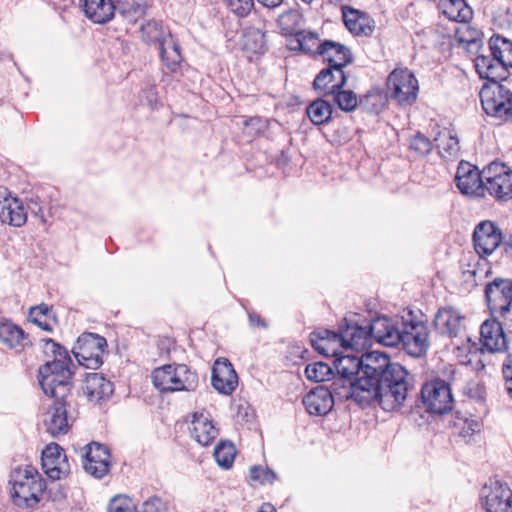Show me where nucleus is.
I'll use <instances>...</instances> for the list:
<instances>
[{
  "label": "nucleus",
  "instance_id": "nucleus-1",
  "mask_svg": "<svg viewBox=\"0 0 512 512\" xmlns=\"http://www.w3.org/2000/svg\"><path fill=\"white\" fill-rule=\"evenodd\" d=\"M489 54H479L474 59L475 70L487 80L480 92L483 111L503 122L512 120V90L505 84L512 68V41L500 34H493L488 41Z\"/></svg>",
  "mask_w": 512,
  "mask_h": 512
},
{
  "label": "nucleus",
  "instance_id": "nucleus-2",
  "mask_svg": "<svg viewBox=\"0 0 512 512\" xmlns=\"http://www.w3.org/2000/svg\"><path fill=\"white\" fill-rule=\"evenodd\" d=\"M370 345L373 341L388 347H400L413 357H421L429 348V328L412 310L401 318L377 315L368 323Z\"/></svg>",
  "mask_w": 512,
  "mask_h": 512
},
{
  "label": "nucleus",
  "instance_id": "nucleus-3",
  "mask_svg": "<svg viewBox=\"0 0 512 512\" xmlns=\"http://www.w3.org/2000/svg\"><path fill=\"white\" fill-rule=\"evenodd\" d=\"M413 387V375L400 363L393 362L366 388H360L354 401L362 407L378 402L383 410L396 411L404 405Z\"/></svg>",
  "mask_w": 512,
  "mask_h": 512
},
{
  "label": "nucleus",
  "instance_id": "nucleus-4",
  "mask_svg": "<svg viewBox=\"0 0 512 512\" xmlns=\"http://www.w3.org/2000/svg\"><path fill=\"white\" fill-rule=\"evenodd\" d=\"M309 341L312 348L320 355L326 358L334 357L333 365L336 369V361L347 356L342 350L362 352L370 346V334H368V324L362 326L344 318L337 331L323 327L317 328L309 334Z\"/></svg>",
  "mask_w": 512,
  "mask_h": 512
},
{
  "label": "nucleus",
  "instance_id": "nucleus-5",
  "mask_svg": "<svg viewBox=\"0 0 512 512\" xmlns=\"http://www.w3.org/2000/svg\"><path fill=\"white\" fill-rule=\"evenodd\" d=\"M393 361L384 352L371 351L357 354H347L336 361V371L349 385L342 390V397L360 393V388H366L371 382L392 365Z\"/></svg>",
  "mask_w": 512,
  "mask_h": 512
},
{
  "label": "nucleus",
  "instance_id": "nucleus-6",
  "mask_svg": "<svg viewBox=\"0 0 512 512\" xmlns=\"http://www.w3.org/2000/svg\"><path fill=\"white\" fill-rule=\"evenodd\" d=\"M8 485L12 504L22 510L35 509L46 490L45 479L31 464L12 468Z\"/></svg>",
  "mask_w": 512,
  "mask_h": 512
},
{
  "label": "nucleus",
  "instance_id": "nucleus-7",
  "mask_svg": "<svg viewBox=\"0 0 512 512\" xmlns=\"http://www.w3.org/2000/svg\"><path fill=\"white\" fill-rule=\"evenodd\" d=\"M41 341L44 343L43 353L53 359L38 367L37 380L39 386L52 392L50 385H57L60 392H62L67 389V385L74 384V372L71 370L72 358L67 348L52 338H44Z\"/></svg>",
  "mask_w": 512,
  "mask_h": 512
},
{
  "label": "nucleus",
  "instance_id": "nucleus-8",
  "mask_svg": "<svg viewBox=\"0 0 512 512\" xmlns=\"http://www.w3.org/2000/svg\"><path fill=\"white\" fill-rule=\"evenodd\" d=\"M152 382L160 393L192 392L199 386L196 371L186 364H165L152 371Z\"/></svg>",
  "mask_w": 512,
  "mask_h": 512
},
{
  "label": "nucleus",
  "instance_id": "nucleus-9",
  "mask_svg": "<svg viewBox=\"0 0 512 512\" xmlns=\"http://www.w3.org/2000/svg\"><path fill=\"white\" fill-rule=\"evenodd\" d=\"M51 388L55 391L41 388L45 396L54 399L45 413L44 425L50 435L57 437L67 434L70 429L68 408L71 407L74 384L67 385V389L62 392L57 385H50Z\"/></svg>",
  "mask_w": 512,
  "mask_h": 512
},
{
  "label": "nucleus",
  "instance_id": "nucleus-10",
  "mask_svg": "<svg viewBox=\"0 0 512 512\" xmlns=\"http://www.w3.org/2000/svg\"><path fill=\"white\" fill-rule=\"evenodd\" d=\"M344 387L348 388L349 385L342 379V375L337 373L329 387L318 385L311 389L302 399L308 414L325 416L333 409L336 400L343 402L352 399L354 401V396H349V394L347 397H342Z\"/></svg>",
  "mask_w": 512,
  "mask_h": 512
},
{
  "label": "nucleus",
  "instance_id": "nucleus-11",
  "mask_svg": "<svg viewBox=\"0 0 512 512\" xmlns=\"http://www.w3.org/2000/svg\"><path fill=\"white\" fill-rule=\"evenodd\" d=\"M385 88L398 106H411L417 101L419 82L408 67H395L386 78Z\"/></svg>",
  "mask_w": 512,
  "mask_h": 512
},
{
  "label": "nucleus",
  "instance_id": "nucleus-12",
  "mask_svg": "<svg viewBox=\"0 0 512 512\" xmlns=\"http://www.w3.org/2000/svg\"><path fill=\"white\" fill-rule=\"evenodd\" d=\"M107 348L105 337L97 333L84 332L73 346L72 354L81 366L96 370L102 366L103 355L108 352Z\"/></svg>",
  "mask_w": 512,
  "mask_h": 512
},
{
  "label": "nucleus",
  "instance_id": "nucleus-13",
  "mask_svg": "<svg viewBox=\"0 0 512 512\" xmlns=\"http://www.w3.org/2000/svg\"><path fill=\"white\" fill-rule=\"evenodd\" d=\"M420 396L423 407L429 414L444 415L453 409L454 399L450 385L438 377L423 384Z\"/></svg>",
  "mask_w": 512,
  "mask_h": 512
},
{
  "label": "nucleus",
  "instance_id": "nucleus-14",
  "mask_svg": "<svg viewBox=\"0 0 512 512\" xmlns=\"http://www.w3.org/2000/svg\"><path fill=\"white\" fill-rule=\"evenodd\" d=\"M485 193L498 202L512 199V169L500 161H492L484 167Z\"/></svg>",
  "mask_w": 512,
  "mask_h": 512
},
{
  "label": "nucleus",
  "instance_id": "nucleus-15",
  "mask_svg": "<svg viewBox=\"0 0 512 512\" xmlns=\"http://www.w3.org/2000/svg\"><path fill=\"white\" fill-rule=\"evenodd\" d=\"M480 499L486 512H512V489L496 477L481 488Z\"/></svg>",
  "mask_w": 512,
  "mask_h": 512
},
{
  "label": "nucleus",
  "instance_id": "nucleus-16",
  "mask_svg": "<svg viewBox=\"0 0 512 512\" xmlns=\"http://www.w3.org/2000/svg\"><path fill=\"white\" fill-rule=\"evenodd\" d=\"M487 307L493 316L500 317L512 307V279L496 277L484 289Z\"/></svg>",
  "mask_w": 512,
  "mask_h": 512
},
{
  "label": "nucleus",
  "instance_id": "nucleus-17",
  "mask_svg": "<svg viewBox=\"0 0 512 512\" xmlns=\"http://www.w3.org/2000/svg\"><path fill=\"white\" fill-rule=\"evenodd\" d=\"M455 182L462 194L474 198L485 197L484 169L479 171L477 166L461 161L457 167Z\"/></svg>",
  "mask_w": 512,
  "mask_h": 512
},
{
  "label": "nucleus",
  "instance_id": "nucleus-18",
  "mask_svg": "<svg viewBox=\"0 0 512 512\" xmlns=\"http://www.w3.org/2000/svg\"><path fill=\"white\" fill-rule=\"evenodd\" d=\"M475 252L480 257L491 255L503 242V233L499 226L491 220L479 222L472 235Z\"/></svg>",
  "mask_w": 512,
  "mask_h": 512
},
{
  "label": "nucleus",
  "instance_id": "nucleus-19",
  "mask_svg": "<svg viewBox=\"0 0 512 512\" xmlns=\"http://www.w3.org/2000/svg\"><path fill=\"white\" fill-rule=\"evenodd\" d=\"M41 465L44 473L52 481L66 478L71 472L64 449L54 442L43 449Z\"/></svg>",
  "mask_w": 512,
  "mask_h": 512
},
{
  "label": "nucleus",
  "instance_id": "nucleus-20",
  "mask_svg": "<svg viewBox=\"0 0 512 512\" xmlns=\"http://www.w3.org/2000/svg\"><path fill=\"white\" fill-rule=\"evenodd\" d=\"M316 51L323 62L327 63V67H332L336 71H344V68L353 62L351 50L333 40H324L319 43Z\"/></svg>",
  "mask_w": 512,
  "mask_h": 512
},
{
  "label": "nucleus",
  "instance_id": "nucleus-21",
  "mask_svg": "<svg viewBox=\"0 0 512 512\" xmlns=\"http://www.w3.org/2000/svg\"><path fill=\"white\" fill-rule=\"evenodd\" d=\"M211 384L213 388L223 395H231L237 385L238 376L233 365L227 358H219L212 368Z\"/></svg>",
  "mask_w": 512,
  "mask_h": 512
},
{
  "label": "nucleus",
  "instance_id": "nucleus-22",
  "mask_svg": "<svg viewBox=\"0 0 512 512\" xmlns=\"http://www.w3.org/2000/svg\"><path fill=\"white\" fill-rule=\"evenodd\" d=\"M346 83L347 76L344 71H336L332 67H325L314 78L313 89L320 96L327 97L344 88Z\"/></svg>",
  "mask_w": 512,
  "mask_h": 512
},
{
  "label": "nucleus",
  "instance_id": "nucleus-23",
  "mask_svg": "<svg viewBox=\"0 0 512 512\" xmlns=\"http://www.w3.org/2000/svg\"><path fill=\"white\" fill-rule=\"evenodd\" d=\"M483 347L489 352H502L507 349V339L503 324L496 318L485 320L480 327Z\"/></svg>",
  "mask_w": 512,
  "mask_h": 512
},
{
  "label": "nucleus",
  "instance_id": "nucleus-24",
  "mask_svg": "<svg viewBox=\"0 0 512 512\" xmlns=\"http://www.w3.org/2000/svg\"><path fill=\"white\" fill-rule=\"evenodd\" d=\"M83 392L88 400L95 403L108 400L114 393V384L101 373H87Z\"/></svg>",
  "mask_w": 512,
  "mask_h": 512
},
{
  "label": "nucleus",
  "instance_id": "nucleus-25",
  "mask_svg": "<svg viewBox=\"0 0 512 512\" xmlns=\"http://www.w3.org/2000/svg\"><path fill=\"white\" fill-rule=\"evenodd\" d=\"M0 343L7 349L18 352L31 345L28 334L9 319L0 321Z\"/></svg>",
  "mask_w": 512,
  "mask_h": 512
},
{
  "label": "nucleus",
  "instance_id": "nucleus-26",
  "mask_svg": "<svg viewBox=\"0 0 512 512\" xmlns=\"http://www.w3.org/2000/svg\"><path fill=\"white\" fill-rule=\"evenodd\" d=\"M462 316L453 307L439 308L434 320L433 325L435 330L443 336L454 338L460 331Z\"/></svg>",
  "mask_w": 512,
  "mask_h": 512
},
{
  "label": "nucleus",
  "instance_id": "nucleus-27",
  "mask_svg": "<svg viewBox=\"0 0 512 512\" xmlns=\"http://www.w3.org/2000/svg\"><path fill=\"white\" fill-rule=\"evenodd\" d=\"M80 7L85 16L96 24H105L115 15L113 0H80Z\"/></svg>",
  "mask_w": 512,
  "mask_h": 512
},
{
  "label": "nucleus",
  "instance_id": "nucleus-28",
  "mask_svg": "<svg viewBox=\"0 0 512 512\" xmlns=\"http://www.w3.org/2000/svg\"><path fill=\"white\" fill-rule=\"evenodd\" d=\"M84 453L82 454V460H98L102 463L99 469L93 468V477L96 479H102L107 475L111 468V453L109 448L99 442L92 441L84 446Z\"/></svg>",
  "mask_w": 512,
  "mask_h": 512
},
{
  "label": "nucleus",
  "instance_id": "nucleus-29",
  "mask_svg": "<svg viewBox=\"0 0 512 512\" xmlns=\"http://www.w3.org/2000/svg\"><path fill=\"white\" fill-rule=\"evenodd\" d=\"M390 96L385 87L372 86L359 97L360 108L372 115H379L388 106Z\"/></svg>",
  "mask_w": 512,
  "mask_h": 512
},
{
  "label": "nucleus",
  "instance_id": "nucleus-30",
  "mask_svg": "<svg viewBox=\"0 0 512 512\" xmlns=\"http://www.w3.org/2000/svg\"><path fill=\"white\" fill-rule=\"evenodd\" d=\"M191 436L202 446H208L218 436V429L203 413H195L190 427Z\"/></svg>",
  "mask_w": 512,
  "mask_h": 512
},
{
  "label": "nucleus",
  "instance_id": "nucleus-31",
  "mask_svg": "<svg viewBox=\"0 0 512 512\" xmlns=\"http://www.w3.org/2000/svg\"><path fill=\"white\" fill-rule=\"evenodd\" d=\"M0 221L14 227L23 226L27 221L23 202L17 197L0 201Z\"/></svg>",
  "mask_w": 512,
  "mask_h": 512
},
{
  "label": "nucleus",
  "instance_id": "nucleus-32",
  "mask_svg": "<svg viewBox=\"0 0 512 512\" xmlns=\"http://www.w3.org/2000/svg\"><path fill=\"white\" fill-rule=\"evenodd\" d=\"M436 147L441 158L445 160H455L460 153L459 139L448 129L439 131L434 138Z\"/></svg>",
  "mask_w": 512,
  "mask_h": 512
},
{
  "label": "nucleus",
  "instance_id": "nucleus-33",
  "mask_svg": "<svg viewBox=\"0 0 512 512\" xmlns=\"http://www.w3.org/2000/svg\"><path fill=\"white\" fill-rule=\"evenodd\" d=\"M440 5L451 21L467 23L472 19L473 10L465 0H440Z\"/></svg>",
  "mask_w": 512,
  "mask_h": 512
},
{
  "label": "nucleus",
  "instance_id": "nucleus-34",
  "mask_svg": "<svg viewBox=\"0 0 512 512\" xmlns=\"http://www.w3.org/2000/svg\"><path fill=\"white\" fill-rule=\"evenodd\" d=\"M28 320L44 331L51 332L56 323V317L52 308L41 303L29 309Z\"/></svg>",
  "mask_w": 512,
  "mask_h": 512
},
{
  "label": "nucleus",
  "instance_id": "nucleus-35",
  "mask_svg": "<svg viewBox=\"0 0 512 512\" xmlns=\"http://www.w3.org/2000/svg\"><path fill=\"white\" fill-rule=\"evenodd\" d=\"M306 115L309 120L316 126H320L328 123L331 120L333 108L332 105L324 100L323 97H319L312 101L306 107Z\"/></svg>",
  "mask_w": 512,
  "mask_h": 512
},
{
  "label": "nucleus",
  "instance_id": "nucleus-36",
  "mask_svg": "<svg viewBox=\"0 0 512 512\" xmlns=\"http://www.w3.org/2000/svg\"><path fill=\"white\" fill-rule=\"evenodd\" d=\"M343 21L346 28L357 36H370L374 31V26L369 24L368 18L359 15V12L350 8L349 13H343Z\"/></svg>",
  "mask_w": 512,
  "mask_h": 512
},
{
  "label": "nucleus",
  "instance_id": "nucleus-37",
  "mask_svg": "<svg viewBox=\"0 0 512 512\" xmlns=\"http://www.w3.org/2000/svg\"><path fill=\"white\" fill-rule=\"evenodd\" d=\"M452 427L459 436L468 437L480 432L481 423L477 419L472 418L471 415L468 416L467 413L456 411L452 420Z\"/></svg>",
  "mask_w": 512,
  "mask_h": 512
},
{
  "label": "nucleus",
  "instance_id": "nucleus-38",
  "mask_svg": "<svg viewBox=\"0 0 512 512\" xmlns=\"http://www.w3.org/2000/svg\"><path fill=\"white\" fill-rule=\"evenodd\" d=\"M305 375L310 381L325 382L331 380L333 382V378L337 376V371L334 366L331 367L325 362L317 361L306 366Z\"/></svg>",
  "mask_w": 512,
  "mask_h": 512
},
{
  "label": "nucleus",
  "instance_id": "nucleus-39",
  "mask_svg": "<svg viewBox=\"0 0 512 512\" xmlns=\"http://www.w3.org/2000/svg\"><path fill=\"white\" fill-rule=\"evenodd\" d=\"M141 39L148 45H157L166 35L162 21L148 20L140 27Z\"/></svg>",
  "mask_w": 512,
  "mask_h": 512
},
{
  "label": "nucleus",
  "instance_id": "nucleus-40",
  "mask_svg": "<svg viewBox=\"0 0 512 512\" xmlns=\"http://www.w3.org/2000/svg\"><path fill=\"white\" fill-rule=\"evenodd\" d=\"M243 48L254 54H264L266 48V35L260 29H249L243 35Z\"/></svg>",
  "mask_w": 512,
  "mask_h": 512
},
{
  "label": "nucleus",
  "instance_id": "nucleus-41",
  "mask_svg": "<svg viewBox=\"0 0 512 512\" xmlns=\"http://www.w3.org/2000/svg\"><path fill=\"white\" fill-rule=\"evenodd\" d=\"M235 455L236 449L234 444L230 441L223 440L216 445L213 452L215 461L224 469H229L232 467Z\"/></svg>",
  "mask_w": 512,
  "mask_h": 512
},
{
  "label": "nucleus",
  "instance_id": "nucleus-42",
  "mask_svg": "<svg viewBox=\"0 0 512 512\" xmlns=\"http://www.w3.org/2000/svg\"><path fill=\"white\" fill-rule=\"evenodd\" d=\"M115 12L125 18H135L145 12L144 0H113Z\"/></svg>",
  "mask_w": 512,
  "mask_h": 512
},
{
  "label": "nucleus",
  "instance_id": "nucleus-43",
  "mask_svg": "<svg viewBox=\"0 0 512 512\" xmlns=\"http://www.w3.org/2000/svg\"><path fill=\"white\" fill-rule=\"evenodd\" d=\"M334 103L344 112H352L360 107L359 97L352 90L339 89L332 94Z\"/></svg>",
  "mask_w": 512,
  "mask_h": 512
},
{
  "label": "nucleus",
  "instance_id": "nucleus-44",
  "mask_svg": "<svg viewBox=\"0 0 512 512\" xmlns=\"http://www.w3.org/2000/svg\"><path fill=\"white\" fill-rule=\"evenodd\" d=\"M482 259L486 260L485 257H480L476 252L475 254L469 252L461 258L460 265L465 282H475Z\"/></svg>",
  "mask_w": 512,
  "mask_h": 512
},
{
  "label": "nucleus",
  "instance_id": "nucleus-45",
  "mask_svg": "<svg viewBox=\"0 0 512 512\" xmlns=\"http://www.w3.org/2000/svg\"><path fill=\"white\" fill-rule=\"evenodd\" d=\"M433 147V142L420 131L409 139L408 148L418 157H426L433 150Z\"/></svg>",
  "mask_w": 512,
  "mask_h": 512
},
{
  "label": "nucleus",
  "instance_id": "nucleus-46",
  "mask_svg": "<svg viewBox=\"0 0 512 512\" xmlns=\"http://www.w3.org/2000/svg\"><path fill=\"white\" fill-rule=\"evenodd\" d=\"M107 512H136V504L127 495H116L108 503Z\"/></svg>",
  "mask_w": 512,
  "mask_h": 512
},
{
  "label": "nucleus",
  "instance_id": "nucleus-47",
  "mask_svg": "<svg viewBox=\"0 0 512 512\" xmlns=\"http://www.w3.org/2000/svg\"><path fill=\"white\" fill-rule=\"evenodd\" d=\"M251 480L257 481L261 485L272 484L277 480V474L269 467L254 465L249 470Z\"/></svg>",
  "mask_w": 512,
  "mask_h": 512
},
{
  "label": "nucleus",
  "instance_id": "nucleus-48",
  "mask_svg": "<svg viewBox=\"0 0 512 512\" xmlns=\"http://www.w3.org/2000/svg\"><path fill=\"white\" fill-rule=\"evenodd\" d=\"M161 60L165 67L172 73L177 72L180 69L183 57L181 55V47L173 48L171 51H162Z\"/></svg>",
  "mask_w": 512,
  "mask_h": 512
},
{
  "label": "nucleus",
  "instance_id": "nucleus-49",
  "mask_svg": "<svg viewBox=\"0 0 512 512\" xmlns=\"http://www.w3.org/2000/svg\"><path fill=\"white\" fill-rule=\"evenodd\" d=\"M502 374L506 392L512 398V353H508L503 361Z\"/></svg>",
  "mask_w": 512,
  "mask_h": 512
},
{
  "label": "nucleus",
  "instance_id": "nucleus-50",
  "mask_svg": "<svg viewBox=\"0 0 512 512\" xmlns=\"http://www.w3.org/2000/svg\"><path fill=\"white\" fill-rule=\"evenodd\" d=\"M254 1L255 0H229L233 11L241 17H245L251 12L254 8Z\"/></svg>",
  "mask_w": 512,
  "mask_h": 512
},
{
  "label": "nucleus",
  "instance_id": "nucleus-51",
  "mask_svg": "<svg viewBox=\"0 0 512 512\" xmlns=\"http://www.w3.org/2000/svg\"><path fill=\"white\" fill-rule=\"evenodd\" d=\"M165 504L156 495L148 498L142 505V512H165Z\"/></svg>",
  "mask_w": 512,
  "mask_h": 512
},
{
  "label": "nucleus",
  "instance_id": "nucleus-52",
  "mask_svg": "<svg viewBox=\"0 0 512 512\" xmlns=\"http://www.w3.org/2000/svg\"><path fill=\"white\" fill-rule=\"evenodd\" d=\"M160 56H162V51L165 49L166 51H171L173 48H180V44L178 40L171 34L168 30L167 35L157 44Z\"/></svg>",
  "mask_w": 512,
  "mask_h": 512
},
{
  "label": "nucleus",
  "instance_id": "nucleus-53",
  "mask_svg": "<svg viewBox=\"0 0 512 512\" xmlns=\"http://www.w3.org/2000/svg\"><path fill=\"white\" fill-rule=\"evenodd\" d=\"M244 126L251 128L254 134H261L266 129V124L261 117H250L244 121Z\"/></svg>",
  "mask_w": 512,
  "mask_h": 512
},
{
  "label": "nucleus",
  "instance_id": "nucleus-54",
  "mask_svg": "<svg viewBox=\"0 0 512 512\" xmlns=\"http://www.w3.org/2000/svg\"><path fill=\"white\" fill-rule=\"evenodd\" d=\"M500 246L502 247V254L512 259V234L503 235V242H501Z\"/></svg>",
  "mask_w": 512,
  "mask_h": 512
},
{
  "label": "nucleus",
  "instance_id": "nucleus-55",
  "mask_svg": "<svg viewBox=\"0 0 512 512\" xmlns=\"http://www.w3.org/2000/svg\"><path fill=\"white\" fill-rule=\"evenodd\" d=\"M249 323L253 327L267 328V323L257 312L248 313Z\"/></svg>",
  "mask_w": 512,
  "mask_h": 512
},
{
  "label": "nucleus",
  "instance_id": "nucleus-56",
  "mask_svg": "<svg viewBox=\"0 0 512 512\" xmlns=\"http://www.w3.org/2000/svg\"><path fill=\"white\" fill-rule=\"evenodd\" d=\"M83 468L85 472L91 476H93V468L96 467L99 469V466H102L101 462H98V460H82Z\"/></svg>",
  "mask_w": 512,
  "mask_h": 512
},
{
  "label": "nucleus",
  "instance_id": "nucleus-57",
  "mask_svg": "<svg viewBox=\"0 0 512 512\" xmlns=\"http://www.w3.org/2000/svg\"><path fill=\"white\" fill-rule=\"evenodd\" d=\"M28 209L35 215L41 218V220L44 222V212L42 207L35 201H31L28 204Z\"/></svg>",
  "mask_w": 512,
  "mask_h": 512
},
{
  "label": "nucleus",
  "instance_id": "nucleus-58",
  "mask_svg": "<svg viewBox=\"0 0 512 512\" xmlns=\"http://www.w3.org/2000/svg\"><path fill=\"white\" fill-rule=\"evenodd\" d=\"M292 353L294 355H297L301 360L307 361L310 356V352L308 349L302 347V346H295L293 347Z\"/></svg>",
  "mask_w": 512,
  "mask_h": 512
},
{
  "label": "nucleus",
  "instance_id": "nucleus-59",
  "mask_svg": "<svg viewBox=\"0 0 512 512\" xmlns=\"http://www.w3.org/2000/svg\"><path fill=\"white\" fill-rule=\"evenodd\" d=\"M500 318L504 319V325L506 326L509 333L512 334V310L509 308V312L506 315H501Z\"/></svg>",
  "mask_w": 512,
  "mask_h": 512
},
{
  "label": "nucleus",
  "instance_id": "nucleus-60",
  "mask_svg": "<svg viewBox=\"0 0 512 512\" xmlns=\"http://www.w3.org/2000/svg\"><path fill=\"white\" fill-rule=\"evenodd\" d=\"M261 5L267 8H275L283 3V0H257Z\"/></svg>",
  "mask_w": 512,
  "mask_h": 512
},
{
  "label": "nucleus",
  "instance_id": "nucleus-61",
  "mask_svg": "<svg viewBox=\"0 0 512 512\" xmlns=\"http://www.w3.org/2000/svg\"><path fill=\"white\" fill-rule=\"evenodd\" d=\"M10 191L4 187L0 186V201H6L7 199H13Z\"/></svg>",
  "mask_w": 512,
  "mask_h": 512
},
{
  "label": "nucleus",
  "instance_id": "nucleus-62",
  "mask_svg": "<svg viewBox=\"0 0 512 512\" xmlns=\"http://www.w3.org/2000/svg\"><path fill=\"white\" fill-rule=\"evenodd\" d=\"M475 397H477L480 401H483L484 400V394H485V389L482 385H476L475 387Z\"/></svg>",
  "mask_w": 512,
  "mask_h": 512
},
{
  "label": "nucleus",
  "instance_id": "nucleus-63",
  "mask_svg": "<svg viewBox=\"0 0 512 512\" xmlns=\"http://www.w3.org/2000/svg\"><path fill=\"white\" fill-rule=\"evenodd\" d=\"M257 512H276V509L270 503H263Z\"/></svg>",
  "mask_w": 512,
  "mask_h": 512
},
{
  "label": "nucleus",
  "instance_id": "nucleus-64",
  "mask_svg": "<svg viewBox=\"0 0 512 512\" xmlns=\"http://www.w3.org/2000/svg\"><path fill=\"white\" fill-rule=\"evenodd\" d=\"M144 93L148 95L147 97L149 99L148 100L149 104L152 105V102L156 96V92H155L154 88H149V89L145 90Z\"/></svg>",
  "mask_w": 512,
  "mask_h": 512
}]
</instances>
